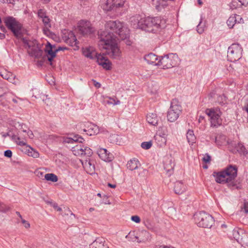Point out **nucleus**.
Masks as SVG:
<instances>
[{
	"label": "nucleus",
	"mask_w": 248,
	"mask_h": 248,
	"mask_svg": "<svg viewBox=\"0 0 248 248\" xmlns=\"http://www.w3.org/2000/svg\"><path fill=\"white\" fill-rule=\"evenodd\" d=\"M179 62V59L176 54L170 53L159 57L157 63L163 69H168L175 66Z\"/></svg>",
	"instance_id": "obj_7"
},
{
	"label": "nucleus",
	"mask_w": 248,
	"mask_h": 248,
	"mask_svg": "<svg viewBox=\"0 0 248 248\" xmlns=\"http://www.w3.org/2000/svg\"><path fill=\"white\" fill-rule=\"evenodd\" d=\"M182 108L177 99H173L168 111L167 119L170 122H175L181 112Z\"/></svg>",
	"instance_id": "obj_9"
},
{
	"label": "nucleus",
	"mask_w": 248,
	"mask_h": 248,
	"mask_svg": "<svg viewBox=\"0 0 248 248\" xmlns=\"http://www.w3.org/2000/svg\"><path fill=\"white\" fill-rule=\"evenodd\" d=\"M186 190V186L182 181H177L174 185V190L175 193L181 194Z\"/></svg>",
	"instance_id": "obj_27"
},
{
	"label": "nucleus",
	"mask_w": 248,
	"mask_h": 248,
	"mask_svg": "<svg viewBox=\"0 0 248 248\" xmlns=\"http://www.w3.org/2000/svg\"><path fill=\"white\" fill-rule=\"evenodd\" d=\"M218 138H220L221 139V140H225V137L224 136H222V137H216V139H215V142L218 145H221L222 144V142H220L219 141V140L218 139Z\"/></svg>",
	"instance_id": "obj_54"
},
{
	"label": "nucleus",
	"mask_w": 248,
	"mask_h": 248,
	"mask_svg": "<svg viewBox=\"0 0 248 248\" xmlns=\"http://www.w3.org/2000/svg\"><path fill=\"white\" fill-rule=\"evenodd\" d=\"M38 16L40 18H43L46 16V12L44 9H40L38 11Z\"/></svg>",
	"instance_id": "obj_42"
},
{
	"label": "nucleus",
	"mask_w": 248,
	"mask_h": 248,
	"mask_svg": "<svg viewBox=\"0 0 248 248\" xmlns=\"http://www.w3.org/2000/svg\"><path fill=\"white\" fill-rule=\"evenodd\" d=\"M75 142H79V143H82L84 139L80 136H75L74 137Z\"/></svg>",
	"instance_id": "obj_52"
},
{
	"label": "nucleus",
	"mask_w": 248,
	"mask_h": 248,
	"mask_svg": "<svg viewBox=\"0 0 248 248\" xmlns=\"http://www.w3.org/2000/svg\"><path fill=\"white\" fill-rule=\"evenodd\" d=\"M205 113L210 118L211 126L217 127L222 124V120L221 118L222 112L218 108H207Z\"/></svg>",
	"instance_id": "obj_8"
},
{
	"label": "nucleus",
	"mask_w": 248,
	"mask_h": 248,
	"mask_svg": "<svg viewBox=\"0 0 248 248\" xmlns=\"http://www.w3.org/2000/svg\"><path fill=\"white\" fill-rule=\"evenodd\" d=\"M99 46L106 50V53L113 59L120 60L122 53L117 42L126 39L129 36V30L119 21L110 20L105 25V30L98 31Z\"/></svg>",
	"instance_id": "obj_1"
},
{
	"label": "nucleus",
	"mask_w": 248,
	"mask_h": 248,
	"mask_svg": "<svg viewBox=\"0 0 248 248\" xmlns=\"http://www.w3.org/2000/svg\"><path fill=\"white\" fill-rule=\"evenodd\" d=\"M186 138L188 142L190 144H193L195 142L196 137L194 134L193 131L192 130H189L186 134Z\"/></svg>",
	"instance_id": "obj_34"
},
{
	"label": "nucleus",
	"mask_w": 248,
	"mask_h": 248,
	"mask_svg": "<svg viewBox=\"0 0 248 248\" xmlns=\"http://www.w3.org/2000/svg\"><path fill=\"white\" fill-rule=\"evenodd\" d=\"M194 219L197 225L200 227L210 228L214 223L213 217L203 211L195 213Z\"/></svg>",
	"instance_id": "obj_5"
},
{
	"label": "nucleus",
	"mask_w": 248,
	"mask_h": 248,
	"mask_svg": "<svg viewBox=\"0 0 248 248\" xmlns=\"http://www.w3.org/2000/svg\"><path fill=\"white\" fill-rule=\"evenodd\" d=\"M106 104L108 105H116L120 104V101L116 98H113L111 97H107L105 100Z\"/></svg>",
	"instance_id": "obj_35"
},
{
	"label": "nucleus",
	"mask_w": 248,
	"mask_h": 248,
	"mask_svg": "<svg viewBox=\"0 0 248 248\" xmlns=\"http://www.w3.org/2000/svg\"><path fill=\"white\" fill-rule=\"evenodd\" d=\"M147 122L151 125L156 126L159 120V118L155 113H150L147 114L146 116Z\"/></svg>",
	"instance_id": "obj_22"
},
{
	"label": "nucleus",
	"mask_w": 248,
	"mask_h": 248,
	"mask_svg": "<svg viewBox=\"0 0 248 248\" xmlns=\"http://www.w3.org/2000/svg\"><path fill=\"white\" fill-rule=\"evenodd\" d=\"M83 152L82 156H86L87 158H89L93 154L92 150L87 146H84Z\"/></svg>",
	"instance_id": "obj_37"
},
{
	"label": "nucleus",
	"mask_w": 248,
	"mask_h": 248,
	"mask_svg": "<svg viewBox=\"0 0 248 248\" xmlns=\"http://www.w3.org/2000/svg\"><path fill=\"white\" fill-rule=\"evenodd\" d=\"M108 186L109 187H110L111 188H114L116 187V185L115 184H111L110 183H108Z\"/></svg>",
	"instance_id": "obj_60"
},
{
	"label": "nucleus",
	"mask_w": 248,
	"mask_h": 248,
	"mask_svg": "<svg viewBox=\"0 0 248 248\" xmlns=\"http://www.w3.org/2000/svg\"><path fill=\"white\" fill-rule=\"evenodd\" d=\"M127 168L131 170H135L140 166V163L136 158H133L127 163Z\"/></svg>",
	"instance_id": "obj_28"
},
{
	"label": "nucleus",
	"mask_w": 248,
	"mask_h": 248,
	"mask_svg": "<svg viewBox=\"0 0 248 248\" xmlns=\"http://www.w3.org/2000/svg\"><path fill=\"white\" fill-rule=\"evenodd\" d=\"M0 212H5L3 208V204L1 202H0Z\"/></svg>",
	"instance_id": "obj_59"
},
{
	"label": "nucleus",
	"mask_w": 248,
	"mask_h": 248,
	"mask_svg": "<svg viewBox=\"0 0 248 248\" xmlns=\"http://www.w3.org/2000/svg\"><path fill=\"white\" fill-rule=\"evenodd\" d=\"M53 206L57 211H62V209L61 207H59L57 204L54 203Z\"/></svg>",
	"instance_id": "obj_57"
},
{
	"label": "nucleus",
	"mask_w": 248,
	"mask_h": 248,
	"mask_svg": "<svg viewBox=\"0 0 248 248\" xmlns=\"http://www.w3.org/2000/svg\"><path fill=\"white\" fill-rule=\"evenodd\" d=\"M84 146L76 145L72 148V152L76 155H82Z\"/></svg>",
	"instance_id": "obj_33"
},
{
	"label": "nucleus",
	"mask_w": 248,
	"mask_h": 248,
	"mask_svg": "<svg viewBox=\"0 0 248 248\" xmlns=\"http://www.w3.org/2000/svg\"><path fill=\"white\" fill-rule=\"evenodd\" d=\"M65 42L72 46L77 47L78 42L77 38L72 31L68 32L67 37L65 38Z\"/></svg>",
	"instance_id": "obj_25"
},
{
	"label": "nucleus",
	"mask_w": 248,
	"mask_h": 248,
	"mask_svg": "<svg viewBox=\"0 0 248 248\" xmlns=\"http://www.w3.org/2000/svg\"><path fill=\"white\" fill-rule=\"evenodd\" d=\"M5 37V35L4 33L0 32V39H3Z\"/></svg>",
	"instance_id": "obj_61"
},
{
	"label": "nucleus",
	"mask_w": 248,
	"mask_h": 248,
	"mask_svg": "<svg viewBox=\"0 0 248 248\" xmlns=\"http://www.w3.org/2000/svg\"><path fill=\"white\" fill-rule=\"evenodd\" d=\"M80 161L84 170L88 173L93 174L95 173V166L93 161L91 160L90 158H87L85 159L80 160Z\"/></svg>",
	"instance_id": "obj_16"
},
{
	"label": "nucleus",
	"mask_w": 248,
	"mask_h": 248,
	"mask_svg": "<svg viewBox=\"0 0 248 248\" xmlns=\"http://www.w3.org/2000/svg\"><path fill=\"white\" fill-rule=\"evenodd\" d=\"M63 142L67 143H73L74 142H75V139L74 138L72 139L71 138L65 137L63 138Z\"/></svg>",
	"instance_id": "obj_43"
},
{
	"label": "nucleus",
	"mask_w": 248,
	"mask_h": 248,
	"mask_svg": "<svg viewBox=\"0 0 248 248\" xmlns=\"http://www.w3.org/2000/svg\"><path fill=\"white\" fill-rule=\"evenodd\" d=\"M243 23L242 17L238 15L234 14L230 16L227 21V24L229 28H232L237 23Z\"/></svg>",
	"instance_id": "obj_18"
},
{
	"label": "nucleus",
	"mask_w": 248,
	"mask_h": 248,
	"mask_svg": "<svg viewBox=\"0 0 248 248\" xmlns=\"http://www.w3.org/2000/svg\"><path fill=\"white\" fill-rule=\"evenodd\" d=\"M62 50L61 47L57 48L54 45H51L50 43L47 42L45 48V52L46 53V57L48 61L50 62L51 65V62L56 57V53L59 51Z\"/></svg>",
	"instance_id": "obj_14"
},
{
	"label": "nucleus",
	"mask_w": 248,
	"mask_h": 248,
	"mask_svg": "<svg viewBox=\"0 0 248 248\" xmlns=\"http://www.w3.org/2000/svg\"><path fill=\"white\" fill-rule=\"evenodd\" d=\"M4 155L6 157L10 158L12 156V152L11 150H7L4 152Z\"/></svg>",
	"instance_id": "obj_51"
},
{
	"label": "nucleus",
	"mask_w": 248,
	"mask_h": 248,
	"mask_svg": "<svg viewBox=\"0 0 248 248\" xmlns=\"http://www.w3.org/2000/svg\"><path fill=\"white\" fill-rule=\"evenodd\" d=\"M22 99L20 98L15 97L12 98V101L15 104H17L18 100L21 101Z\"/></svg>",
	"instance_id": "obj_55"
},
{
	"label": "nucleus",
	"mask_w": 248,
	"mask_h": 248,
	"mask_svg": "<svg viewBox=\"0 0 248 248\" xmlns=\"http://www.w3.org/2000/svg\"><path fill=\"white\" fill-rule=\"evenodd\" d=\"M20 38L22 39L24 47L32 51L31 53V55H34L35 57L39 55L40 56H42L43 52L42 50L38 49L37 42L36 40H29L26 38H23L22 36Z\"/></svg>",
	"instance_id": "obj_11"
},
{
	"label": "nucleus",
	"mask_w": 248,
	"mask_h": 248,
	"mask_svg": "<svg viewBox=\"0 0 248 248\" xmlns=\"http://www.w3.org/2000/svg\"><path fill=\"white\" fill-rule=\"evenodd\" d=\"M237 1H238L240 3L239 4H238L237 6L244 5L248 3V0H233V1H232V6H231L232 7V6H235V3H237Z\"/></svg>",
	"instance_id": "obj_39"
},
{
	"label": "nucleus",
	"mask_w": 248,
	"mask_h": 248,
	"mask_svg": "<svg viewBox=\"0 0 248 248\" xmlns=\"http://www.w3.org/2000/svg\"><path fill=\"white\" fill-rule=\"evenodd\" d=\"M232 235L237 242L242 246H248V233L241 229L236 228L233 230Z\"/></svg>",
	"instance_id": "obj_12"
},
{
	"label": "nucleus",
	"mask_w": 248,
	"mask_h": 248,
	"mask_svg": "<svg viewBox=\"0 0 248 248\" xmlns=\"http://www.w3.org/2000/svg\"><path fill=\"white\" fill-rule=\"evenodd\" d=\"M210 160L211 156L207 154H206L202 158V161L206 163H210Z\"/></svg>",
	"instance_id": "obj_44"
},
{
	"label": "nucleus",
	"mask_w": 248,
	"mask_h": 248,
	"mask_svg": "<svg viewBox=\"0 0 248 248\" xmlns=\"http://www.w3.org/2000/svg\"><path fill=\"white\" fill-rule=\"evenodd\" d=\"M197 31L200 34L202 33L204 31V28L201 25V22H200L197 27Z\"/></svg>",
	"instance_id": "obj_46"
},
{
	"label": "nucleus",
	"mask_w": 248,
	"mask_h": 248,
	"mask_svg": "<svg viewBox=\"0 0 248 248\" xmlns=\"http://www.w3.org/2000/svg\"><path fill=\"white\" fill-rule=\"evenodd\" d=\"M242 48L238 44H232L228 49V60L232 62L239 60L242 57Z\"/></svg>",
	"instance_id": "obj_10"
},
{
	"label": "nucleus",
	"mask_w": 248,
	"mask_h": 248,
	"mask_svg": "<svg viewBox=\"0 0 248 248\" xmlns=\"http://www.w3.org/2000/svg\"><path fill=\"white\" fill-rule=\"evenodd\" d=\"M97 154L100 158L106 162H110L112 160L113 156L110 153H108L106 149L100 148L97 150Z\"/></svg>",
	"instance_id": "obj_21"
},
{
	"label": "nucleus",
	"mask_w": 248,
	"mask_h": 248,
	"mask_svg": "<svg viewBox=\"0 0 248 248\" xmlns=\"http://www.w3.org/2000/svg\"><path fill=\"white\" fill-rule=\"evenodd\" d=\"M138 243L145 242L151 238V234L145 230H142L140 232L139 237L135 236Z\"/></svg>",
	"instance_id": "obj_24"
},
{
	"label": "nucleus",
	"mask_w": 248,
	"mask_h": 248,
	"mask_svg": "<svg viewBox=\"0 0 248 248\" xmlns=\"http://www.w3.org/2000/svg\"><path fill=\"white\" fill-rule=\"evenodd\" d=\"M16 144L20 146H25L24 150L23 151L29 156L33 157V158H38L39 156V154L37 151H35L30 146L27 145L26 141L24 140H20V138L18 137L16 140Z\"/></svg>",
	"instance_id": "obj_15"
},
{
	"label": "nucleus",
	"mask_w": 248,
	"mask_h": 248,
	"mask_svg": "<svg viewBox=\"0 0 248 248\" xmlns=\"http://www.w3.org/2000/svg\"><path fill=\"white\" fill-rule=\"evenodd\" d=\"M125 2V0H113L114 3V9L117 8L123 7Z\"/></svg>",
	"instance_id": "obj_38"
},
{
	"label": "nucleus",
	"mask_w": 248,
	"mask_h": 248,
	"mask_svg": "<svg viewBox=\"0 0 248 248\" xmlns=\"http://www.w3.org/2000/svg\"><path fill=\"white\" fill-rule=\"evenodd\" d=\"M41 0L44 3H47L49 2L50 1V0Z\"/></svg>",
	"instance_id": "obj_63"
},
{
	"label": "nucleus",
	"mask_w": 248,
	"mask_h": 248,
	"mask_svg": "<svg viewBox=\"0 0 248 248\" xmlns=\"http://www.w3.org/2000/svg\"><path fill=\"white\" fill-rule=\"evenodd\" d=\"M241 211L246 214L248 213V202H246L244 203L243 206L241 207Z\"/></svg>",
	"instance_id": "obj_41"
},
{
	"label": "nucleus",
	"mask_w": 248,
	"mask_h": 248,
	"mask_svg": "<svg viewBox=\"0 0 248 248\" xmlns=\"http://www.w3.org/2000/svg\"><path fill=\"white\" fill-rule=\"evenodd\" d=\"M152 145V142L151 141L147 142H143L141 144V147L144 149H149Z\"/></svg>",
	"instance_id": "obj_40"
},
{
	"label": "nucleus",
	"mask_w": 248,
	"mask_h": 248,
	"mask_svg": "<svg viewBox=\"0 0 248 248\" xmlns=\"http://www.w3.org/2000/svg\"><path fill=\"white\" fill-rule=\"evenodd\" d=\"M21 221L25 228L29 229L30 228V224L28 221L25 220L24 219H22Z\"/></svg>",
	"instance_id": "obj_47"
},
{
	"label": "nucleus",
	"mask_w": 248,
	"mask_h": 248,
	"mask_svg": "<svg viewBox=\"0 0 248 248\" xmlns=\"http://www.w3.org/2000/svg\"><path fill=\"white\" fill-rule=\"evenodd\" d=\"M23 132H25V133H27L28 136L29 137V138L33 139L34 136H33V134L31 130H29L27 131V130H23Z\"/></svg>",
	"instance_id": "obj_50"
},
{
	"label": "nucleus",
	"mask_w": 248,
	"mask_h": 248,
	"mask_svg": "<svg viewBox=\"0 0 248 248\" xmlns=\"http://www.w3.org/2000/svg\"><path fill=\"white\" fill-rule=\"evenodd\" d=\"M174 167V163L172 159H170L165 161L164 164V169L166 170L169 175H170L172 173Z\"/></svg>",
	"instance_id": "obj_29"
},
{
	"label": "nucleus",
	"mask_w": 248,
	"mask_h": 248,
	"mask_svg": "<svg viewBox=\"0 0 248 248\" xmlns=\"http://www.w3.org/2000/svg\"><path fill=\"white\" fill-rule=\"evenodd\" d=\"M225 101V97L223 96H219L217 98V102L220 104H225L224 101Z\"/></svg>",
	"instance_id": "obj_53"
},
{
	"label": "nucleus",
	"mask_w": 248,
	"mask_h": 248,
	"mask_svg": "<svg viewBox=\"0 0 248 248\" xmlns=\"http://www.w3.org/2000/svg\"><path fill=\"white\" fill-rule=\"evenodd\" d=\"M4 23L7 28L10 30L15 37L19 39L22 36L21 29L22 25L15 18L7 16L4 18Z\"/></svg>",
	"instance_id": "obj_6"
},
{
	"label": "nucleus",
	"mask_w": 248,
	"mask_h": 248,
	"mask_svg": "<svg viewBox=\"0 0 248 248\" xmlns=\"http://www.w3.org/2000/svg\"><path fill=\"white\" fill-rule=\"evenodd\" d=\"M15 1V0H0V2L3 3H7L14 4Z\"/></svg>",
	"instance_id": "obj_56"
},
{
	"label": "nucleus",
	"mask_w": 248,
	"mask_h": 248,
	"mask_svg": "<svg viewBox=\"0 0 248 248\" xmlns=\"http://www.w3.org/2000/svg\"><path fill=\"white\" fill-rule=\"evenodd\" d=\"M45 178L47 181H50L52 182H56L58 180L57 176L53 173H47L45 174Z\"/></svg>",
	"instance_id": "obj_36"
},
{
	"label": "nucleus",
	"mask_w": 248,
	"mask_h": 248,
	"mask_svg": "<svg viewBox=\"0 0 248 248\" xmlns=\"http://www.w3.org/2000/svg\"><path fill=\"white\" fill-rule=\"evenodd\" d=\"M235 148L240 155L246 156L248 154V150L241 143H238L235 146Z\"/></svg>",
	"instance_id": "obj_30"
},
{
	"label": "nucleus",
	"mask_w": 248,
	"mask_h": 248,
	"mask_svg": "<svg viewBox=\"0 0 248 248\" xmlns=\"http://www.w3.org/2000/svg\"><path fill=\"white\" fill-rule=\"evenodd\" d=\"M93 81L94 85L95 87H96L97 88H100L101 87L100 83H99L98 82L95 81L94 80H93Z\"/></svg>",
	"instance_id": "obj_58"
},
{
	"label": "nucleus",
	"mask_w": 248,
	"mask_h": 248,
	"mask_svg": "<svg viewBox=\"0 0 248 248\" xmlns=\"http://www.w3.org/2000/svg\"><path fill=\"white\" fill-rule=\"evenodd\" d=\"M237 168L235 166L230 165L224 170L214 172L213 175L216 182L219 184H227L228 186L232 189H240L241 186L237 184L235 179L237 176Z\"/></svg>",
	"instance_id": "obj_3"
},
{
	"label": "nucleus",
	"mask_w": 248,
	"mask_h": 248,
	"mask_svg": "<svg viewBox=\"0 0 248 248\" xmlns=\"http://www.w3.org/2000/svg\"><path fill=\"white\" fill-rule=\"evenodd\" d=\"M78 31L83 35H88L94 32V29L91 22L87 20H81L78 23Z\"/></svg>",
	"instance_id": "obj_13"
},
{
	"label": "nucleus",
	"mask_w": 248,
	"mask_h": 248,
	"mask_svg": "<svg viewBox=\"0 0 248 248\" xmlns=\"http://www.w3.org/2000/svg\"><path fill=\"white\" fill-rule=\"evenodd\" d=\"M42 22H43L45 28L44 31L45 33H46V31H48V29L51 27L50 20L49 17L46 16L44 18H42Z\"/></svg>",
	"instance_id": "obj_32"
},
{
	"label": "nucleus",
	"mask_w": 248,
	"mask_h": 248,
	"mask_svg": "<svg viewBox=\"0 0 248 248\" xmlns=\"http://www.w3.org/2000/svg\"><path fill=\"white\" fill-rule=\"evenodd\" d=\"M64 212H62L61 213V215L62 216L68 215L69 213H70L71 215L75 216V215L72 212H71V211L69 210V208H64Z\"/></svg>",
	"instance_id": "obj_45"
},
{
	"label": "nucleus",
	"mask_w": 248,
	"mask_h": 248,
	"mask_svg": "<svg viewBox=\"0 0 248 248\" xmlns=\"http://www.w3.org/2000/svg\"><path fill=\"white\" fill-rule=\"evenodd\" d=\"M159 58L153 53H150L148 55H146L144 56V60L147 62L149 64H155V65H158L157 63H158Z\"/></svg>",
	"instance_id": "obj_23"
},
{
	"label": "nucleus",
	"mask_w": 248,
	"mask_h": 248,
	"mask_svg": "<svg viewBox=\"0 0 248 248\" xmlns=\"http://www.w3.org/2000/svg\"><path fill=\"white\" fill-rule=\"evenodd\" d=\"M16 214L21 218V220H22V217L21 215H20V213L18 211L16 212Z\"/></svg>",
	"instance_id": "obj_62"
},
{
	"label": "nucleus",
	"mask_w": 248,
	"mask_h": 248,
	"mask_svg": "<svg viewBox=\"0 0 248 248\" xmlns=\"http://www.w3.org/2000/svg\"><path fill=\"white\" fill-rule=\"evenodd\" d=\"M90 248H109L107 243L102 237L97 238L90 245Z\"/></svg>",
	"instance_id": "obj_20"
},
{
	"label": "nucleus",
	"mask_w": 248,
	"mask_h": 248,
	"mask_svg": "<svg viewBox=\"0 0 248 248\" xmlns=\"http://www.w3.org/2000/svg\"><path fill=\"white\" fill-rule=\"evenodd\" d=\"M131 220L136 222V223H140V217L138 216H133L131 217Z\"/></svg>",
	"instance_id": "obj_48"
},
{
	"label": "nucleus",
	"mask_w": 248,
	"mask_h": 248,
	"mask_svg": "<svg viewBox=\"0 0 248 248\" xmlns=\"http://www.w3.org/2000/svg\"><path fill=\"white\" fill-rule=\"evenodd\" d=\"M83 54L87 58L91 59H93L95 56L97 59V62L98 64L101 65L103 68L107 70H110L111 68V62L106 57L104 53L102 54H97L93 51L92 48H85L83 49Z\"/></svg>",
	"instance_id": "obj_4"
},
{
	"label": "nucleus",
	"mask_w": 248,
	"mask_h": 248,
	"mask_svg": "<svg viewBox=\"0 0 248 248\" xmlns=\"http://www.w3.org/2000/svg\"><path fill=\"white\" fill-rule=\"evenodd\" d=\"M113 0H103L101 2V7L104 11H110L114 9Z\"/></svg>",
	"instance_id": "obj_26"
},
{
	"label": "nucleus",
	"mask_w": 248,
	"mask_h": 248,
	"mask_svg": "<svg viewBox=\"0 0 248 248\" xmlns=\"http://www.w3.org/2000/svg\"><path fill=\"white\" fill-rule=\"evenodd\" d=\"M145 226L146 228L149 230H151L152 231H154L155 230V228L154 226L152 224H151V223L150 222H147L145 224Z\"/></svg>",
	"instance_id": "obj_49"
},
{
	"label": "nucleus",
	"mask_w": 248,
	"mask_h": 248,
	"mask_svg": "<svg viewBox=\"0 0 248 248\" xmlns=\"http://www.w3.org/2000/svg\"><path fill=\"white\" fill-rule=\"evenodd\" d=\"M154 137L155 142L159 146H162L166 144L167 140L164 137L160 135H156Z\"/></svg>",
	"instance_id": "obj_31"
},
{
	"label": "nucleus",
	"mask_w": 248,
	"mask_h": 248,
	"mask_svg": "<svg viewBox=\"0 0 248 248\" xmlns=\"http://www.w3.org/2000/svg\"><path fill=\"white\" fill-rule=\"evenodd\" d=\"M0 75L3 78L7 80L10 82L14 84H17L19 83V80L17 78H16V76L13 74L11 72H9L6 70H3L0 71Z\"/></svg>",
	"instance_id": "obj_17"
},
{
	"label": "nucleus",
	"mask_w": 248,
	"mask_h": 248,
	"mask_svg": "<svg viewBox=\"0 0 248 248\" xmlns=\"http://www.w3.org/2000/svg\"><path fill=\"white\" fill-rule=\"evenodd\" d=\"M84 132L89 136L95 135L99 133V129L98 127L92 123H87L85 125V128L83 129Z\"/></svg>",
	"instance_id": "obj_19"
},
{
	"label": "nucleus",
	"mask_w": 248,
	"mask_h": 248,
	"mask_svg": "<svg viewBox=\"0 0 248 248\" xmlns=\"http://www.w3.org/2000/svg\"><path fill=\"white\" fill-rule=\"evenodd\" d=\"M147 172V170H146L142 169V172L144 174L146 173Z\"/></svg>",
	"instance_id": "obj_64"
},
{
	"label": "nucleus",
	"mask_w": 248,
	"mask_h": 248,
	"mask_svg": "<svg viewBox=\"0 0 248 248\" xmlns=\"http://www.w3.org/2000/svg\"><path fill=\"white\" fill-rule=\"evenodd\" d=\"M130 22L134 29L156 33L159 29L165 27L166 20L161 16L142 17L140 15H136L130 17Z\"/></svg>",
	"instance_id": "obj_2"
}]
</instances>
